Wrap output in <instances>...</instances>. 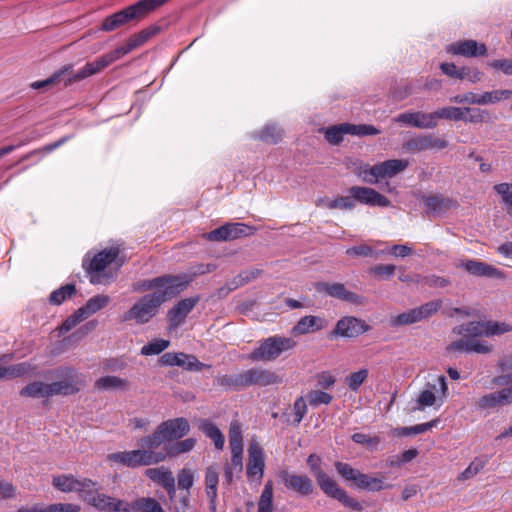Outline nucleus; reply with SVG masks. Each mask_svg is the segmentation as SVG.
<instances>
[{"mask_svg":"<svg viewBox=\"0 0 512 512\" xmlns=\"http://www.w3.org/2000/svg\"><path fill=\"white\" fill-rule=\"evenodd\" d=\"M55 388L56 385H53L52 383L34 381L23 387L19 394L22 397L50 398L58 395Z\"/></svg>","mask_w":512,"mask_h":512,"instance_id":"obj_25","label":"nucleus"},{"mask_svg":"<svg viewBox=\"0 0 512 512\" xmlns=\"http://www.w3.org/2000/svg\"><path fill=\"white\" fill-rule=\"evenodd\" d=\"M428 389L420 392L417 398V406L412 410H422L424 407L432 406L436 402V396L434 394V390L436 389V385L427 384Z\"/></svg>","mask_w":512,"mask_h":512,"instance_id":"obj_53","label":"nucleus"},{"mask_svg":"<svg viewBox=\"0 0 512 512\" xmlns=\"http://www.w3.org/2000/svg\"><path fill=\"white\" fill-rule=\"evenodd\" d=\"M447 51L453 55L480 57L487 54V47L484 43H478L475 40H462L449 45Z\"/></svg>","mask_w":512,"mask_h":512,"instance_id":"obj_21","label":"nucleus"},{"mask_svg":"<svg viewBox=\"0 0 512 512\" xmlns=\"http://www.w3.org/2000/svg\"><path fill=\"white\" fill-rule=\"evenodd\" d=\"M320 203L324 204L329 209L352 210L356 206L351 195L350 196H340L333 200L320 199L319 203H317V205H320Z\"/></svg>","mask_w":512,"mask_h":512,"instance_id":"obj_49","label":"nucleus"},{"mask_svg":"<svg viewBox=\"0 0 512 512\" xmlns=\"http://www.w3.org/2000/svg\"><path fill=\"white\" fill-rule=\"evenodd\" d=\"M192 275L185 273L178 275H162L152 279H147L134 284V291H151L162 292L172 290L173 298L186 290L192 282Z\"/></svg>","mask_w":512,"mask_h":512,"instance_id":"obj_4","label":"nucleus"},{"mask_svg":"<svg viewBox=\"0 0 512 512\" xmlns=\"http://www.w3.org/2000/svg\"><path fill=\"white\" fill-rule=\"evenodd\" d=\"M145 476L163 488L175 480L172 472L164 466L158 468H148L145 471Z\"/></svg>","mask_w":512,"mask_h":512,"instance_id":"obj_42","label":"nucleus"},{"mask_svg":"<svg viewBox=\"0 0 512 512\" xmlns=\"http://www.w3.org/2000/svg\"><path fill=\"white\" fill-rule=\"evenodd\" d=\"M353 482L357 488L367 491H380L390 487L385 486L382 479L371 477L370 475L361 473L360 471Z\"/></svg>","mask_w":512,"mask_h":512,"instance_id":"obj_38","label":"nucleus"},{"mask_svg":"<svg viewBox=\"0 0 512 512\" xmlns=\"http://www.w3.org/2000/svg\"><path fill=\"white\" fill-rule=\"evenodd\" d=\"M198 428L206 437L213 440L216 449H223L225 443L224 435L213 422L209 420H201Z\"/></svg>","mask_w":512,"mask_h":512,"instance_id":"obj_37","label":"nucleus"},{"mask_svg":"<svg viewBox=\"0 0 512 512\" xmlns=\"http://www.w3.org/2000/svg\"><path fill=\"white\" fill-rule=\"evenodd\" d=\"M81 507L72 503H53L47 506L35 504L21 506L17 512H80Z\"/></svg>","mask_w":512,"mask_h":512,"instance_id":"obj_30","label":"nucleus"},{"mask_svg":"<svg viewBox=\"0 0 512 512\" xmlns=\"http://www.w3.org/2000/svg\"><path fill=\"white\" fill-rule=\"evenodd\" d=\"M348 192L354 202L357 201L361 204L378 207H389L391 205V201L386 196L380 194L373 188L352 186L349 188Z\"/></svg>","mask_w":512,"mask_h":512,"instance_id":"obj_15","label":"nucleus"},{"mask_svg":"<svg viewBox=\"0 0 512 512\" xmlns=\"http://www.w3.org/2000/svg\"><path fill=\"white\" fill-rule=\"evenodd\" d=\"M368 376V370L367 369H360L357 372H353L346 378V384L348 387L353 390L357 391L360 386L364 383Z\"/></svg>","mask_w":512,"mask_h":512,"instance_id":"obj_61","label":"nucleus"},{"mask_svg":"<svg viewBox=\"0 0 512 512\" xmlns=\"http://www.w3.org/2000/svg\"><path fill=\"white\" fill-rule=\"evenodd\" d=\"M178 488L190 492V488L194 484V474L191 469L183 468L177 475Z\"/></svg>","mask_w":512,"mask_h":512,"instance_id":"obj_60","label":"nucleus"},{"mask_svg":"<svg viewBox=\"0 0 512 512\" xmlns=\"http://www.w3.org/2000/svg\"><path fill=\"white\" fill-rule=\"evenodd\" d=\"M45 378L55 379V391L58 395L68 396L78 393L85 385L84 376L72 366H59L46 371Z\"/></svg>","mask_w":512,"mask_h":512,"instance_id":"obj_3","label":"nucleus"},{"mask_svg":"<svg viewBox=\"0 0 512 512\" xmlns=\"http://www.w3.org/2000/svg\"><path fill=\"white\" fill-rule=\"evenodd\" d=\"M229 444L230 448H243L242 431L237 421L231 422L229 428Z\"/></svg>","mask_w":512,"mask_h":512,"instance_id":"obj_63","label":"nucleus"},{"mask_svg":"<svg viewBox=\"0 0 512 512\" xmlns=\"http://www.w3.org/2000/svg\"><path fill=\"white\" fill-rule=\"evenodd\" d=\"M225 226L229 241L253 235L256 231L255 227L240 222H228Z\"/></svg>","mask_w":512,"mask_h":512,"instance_id":"obj_39","label":"nucleus"},{"mask_svg":"<svg viewBox=\"0 0 512 512\" xmlns=\"http://www.w3.org/2000/svg\"><path fill=\"white\" fill-rule=\"evenodd\" d=\"M82 498L92 507L104 512H126L127 502L88 488Z\"/></svg>","mask_w":512,"mask_h":512,"instance_id":"obj_10","label":"nucleus"},{"mask_svg":"<svg viewBox=\"0 0 512 512\" xmlns=\"http://www.w3.org/2000/svg\"><path fill=\"white\" fill-rule=\"evenodd\" d=\"M73 67H74L73 64H66L63 67H61L60 69H58L57 71H55L49 78H47L43 81H36L31 86L34 89H40L45 86H48L51 84H56V83L63 81L64 86L67 87L72 84V83H68V79L73 74L76 73V72H74Z\"/></svg>","mask_w":512,"mask_h":512,"instance_id":"obj_29","label":"nucleus"},{"mask_svg":"<svg viewBox=\"0 0 512 512\" xmlns=\"http://www.w3.org/2000/svg\"><path fill=\"white\" fill-rule=\"evenodd\" d=\"M52 485L61 492H78L82 496L88 488L94 487L96 483L88 478L77 479L72 474H62L53 476Z\"/></svg>","mask_w":512,"mask_h":512,"instance_id":"obj_12","label":"nucleus"},{"mask_svg":"<svg viewBox=\"0 0 512 512\" xmlns=\"http://www.w3.org/2000/svg\"><path fill=\"white\" fill-rule=\"evenodd\" d=\"M216 384L234 391L245 389L244 371L237 374H226L216 378Z\"/></svg>","mask_w":512,"mask_h":512,"instance_id":"obj_41","label":"nucleus"},{"mask_svg":"<svg viewBox=\"0 0 512 512\" xmlns=\"http://www.w3.org/2000/svg\"><path fill=\"white\" fill-rule=\"evenodd\" d=\"M199 301L200 297L197 295L182 299L175 304L167 313L170 327L180 326Z\"/></svg>","mask_w":512,"mask_h":512,"instance_id":"obj_19","label":"nucleus"},{"mask_svg":"<svg viewBox=\"0 0 512 512\" xmlns=\"http://www.w3.org/2000/svg\"><path fill=\"white\" fill-rule=\"evenodd\" d=\"M196 445L195 438H186L181 441L168 443L164 445L163 454L166 455V459L176 457L180 454L190 452Z\"/></svg>","mask_w":512,"mask_h":512,"instance_id":"obj_36","label":"nucleus"},{"mask_svg":"<svg viewBox=\"0 0 512 512\" xmlns=\"http://www.w3.org/2000/svg\"><path fill=\"white\" fill-rule=\"evenodd\" d=\"M76 293V285L73 283L65 284L51 292L48 301L51 305L59 306L65 300L71 298Z\"/></svg>","mask_w":512,"mask_h":512,"instance_id":"obj_43","label":"nucleus"},{"mask_svg":"<svg viewBox=\"0 0 512 512\" xmlns=\"http://www.w3.org/2000/svg\"><path fill=\"white\" fill-rule=\"evenodd\" d=\"M119 255V249L116 247L106 248L92 257L89 253L86 254L82 260V267L86 274L89 276V281L93 285L103 284L108 278L106 273H103L105 268L114 262Z\"/></svg>","mask_w":512,"mask_h":512,"instance_id":"obj_5","label":"nucleus"},{"mask_svg":"<svg viewBox=\"0 0 512 512\" xmlns=\"http://www.w3.org/2000/svg\"><path fill=\"white\" fill-rule=\"evenodd\" d=\"M168 443L171 442L169 441L167 435L165 434L160 424L157 426V428L151 435L144 436L138 441V445L141 448L153 451H156V449L159 448L162 444Z\"/></svg>","mask_w":512,"mask_h":512,"instance_id":"obj_35","label":"nucleus"},{"mask_svg":"<svg viewBox=\"0 0 512 512\" xmlns=\"http://www.w3.org/2000/svg\"><path fill=\"white\" fill-rule=\"evenodd\" d=\"M108 459L128 468H137L161 463L166 460V455H164L162 451L140 448L130 451L111 453L108 455Z\"/></svg>","mask_w":512,"mask_h":512,"instance_id":"obj_7","label":"nucleus"},{"mask_svg":"<svg viewBox=\"0 0 512 512\" xmlns=\"http://www.w3.org/2000/svg\"><path fill=\"white\" fill-rule=\"evenodd\" d=\"M30 370L31 365L28 362L13 364L10 366H0V380L15 379L24 376Z\"/></svg>","mask_w":512,"mask_h":512,"instance_id":"obj_44","label":"nucleus"},{"mask_svg":"<svg viewBox=\"0 0 512 512\" xmlns=\"http://www.w3.org/2000/svg\"><path fill=\"white\" fill-rule=\"evenodd\" d=\"M260 273L261 271L258 269L241 272L228 284L224 294L226 295L228 292L237 289L239 286H242L251 280L256 279Z\"/></svg>","mask_w":512,"mask_h":512,"instance_id":"obj_51","label":"nucleus"},{"mask_svg":"<svg viewBox=\"0 0 512 512\" xmlns=\"http://www.w3.org/2000/svg\"><path fill=\"white\" fill-rule=\"evenodd\" d=\"M443 301L441 299L432 300L426 302L425 304L417 307L420 313L422 320L429 318L430 316L436 314L439 309L442 307Z\"/></svg>","mask_w":512,"mask_h":512,"instance_id":"obj_62","label":"nucleus"},{"mask_svg":"<svg viewBox=\"0 0 512 512\" xmlns=\"http://www.w3.org/2000/svg\"><path fill=\"white\" fill-rule=\"evenodd\" d=\"M314 289L321 294H325L332 298L339 299L344 302L360 305L363 303V297L346 289L342 283L334 282H316Z\"/></svg>","mask_w":512,"mask_h":512,"instance_id":"obj_11","label":"nucleus"},{"mask_svg":"<svg viewBox=\"0 0 512 512\" xmlns=\"http://www.w3.org/2000/svg\"><path fill=\"white\" fill-rule=\"evenodd\" d=\"M462 121L477 124L490 121V113L486 109L464 107V119Z\"/></svg>","mask_w":512,"mask_h":512,"instance_id":"obj_46","label":"nucleus"},{"mask_svg":"<svg viewBox=\"0 0 512 512\" xmlns=\"http://www.w3.org/2000/svg\"><path fill=\"white\" fill-rule=\"evenodd\" d=\"M421 201L426 205L428 215H441L446 213L453 204V201L449 198L441 195H422Z\"/></svg>","mask_w":512,"mask_h":512,"instance_id":"obj_27","label":"nucleus"},{"mask_svg":"<svg viewBox=\"0 0 512 512\" xmlns=\"http://www.w3.org/2000/svg\"><path fill=\"white\" fill-rule=\"evenodd\" d=\"M486 457H476L468 467L459 474L458 480L465 481L477 475L487 464Z\"/></svg>","mask_w":512,"mask_h":512,"instance_id":"obj_50","label":"nucleus"},{"mask_svg":"<svg viewBox=\"0 0 512 512\" xmlns=\"http://www.w3.org/2000/svg\"><path fill=\"white\" fill-rule=\"evenodd\" d=\"M168 443L171 442L169 441L167 435L165 434L160 424L157 426V428L151 435L144 436L138 441V445L141 448L153 451H156V449L159 448L162 444Z\"/></svg>","mask_w":512,"mask_h":512,"instance_id":"obj_34","label":"nucleus"},{"mask_svg":"<svg viewBox=\"0 0 512 512\" xmlns=\"http://www.w3.org/2000/svg\"><path fill=\"white\" fill-rule=\"evenodd\" d=\"M448 141L435 136L433 133H422L414 135L402 143V150L405 153L418 154L427 150H442L448 147Z\"/></svg>","mask_w":512,"mask_h":512,"instance_id":"obj_9","label":"nucleus"},{"mask_svg":"<svg viewBox=\"0 0 512 512\" xmlns=\"http://www.w3.org/2000/svg\"><path fill=\"white\" fill-rule=\"evenodd\" d=\"M422 321L418 308L410 309L400 313L391 319L393 326L410 325Z\"/></svg>","mask_w":512,"mask_h":512,"instance_id":"obj_48","label":"nucleus"},{"mask_svg":"<svg viewBox=\"0 0 512 512\" xmlns=\"http://www.w3.org/2000/svg\"><path fill=\"white\" fill-rule=\"evenodd\" d=\"M258 138L269 144H277L282 139V131L276 125H266L258 132Z\"/></svg>","mask_w":512,"mask_h":512,"instance_id":"obj_52","label":"nucleus"},{"mask_svg":"<svg viewBox=\"0 0 512 512\" xmlns=\"http://www.w3.org/2000/svg\"><path fill=\"white\" fill-rule=\"evenodd\" d=\"M381 179L392 178L409 166L406 159H390L377 163Z\"/></svg>","mask_w":512,"mask_h":512,"instance_id":"obj_32","label":"nucleus"},{"mask_svg":"<svg viewBox=\"0 0 512 512\" xmlns=\"http://www.w3.org/2000/svg\"><path fill=\"white\" fill-rule=\"evenodd\" d=\"M110 298L107 295H95L91 297L83 307L88 317L103 309L109 303Z\"/></svg>","mask_w":512,"mask_h":512,"instance_id":"obj_54","label":"nucleus"},{"mask_svg":"<svg viewBox=\"0 0 512 512\" xmlns=\"http://www.w3.org/2000/svg\"><path fill=\"white\" fill-rule=\"evenodd\" d=\"M169 441L178 440L186 436L190 431V425L186 418L178 417L160 423Z\"/></svg>","mask_w":512,"mask_h":512,"instance_id":"obj_24","label":"nucleus"},{"mask_svg":"<svg viewBox=\"0 0 512 512\" xmlns=\"http://www.w3.org/2000/svg\"><path fill=\"white\" fill-rule=\"evenodd\" d=\"M95 387L99 390L127 389L128 381L117 376H103L96 380Z\"/></svg>","mask_w":512,"mask_h":512,"instance_id":"obj_45","label":"nucleus"},{"mask_svg":"<svg viewBox=\"0 0 512 512\" xmlns=\"http://www.w3.org/2000/svg\"><path fill=\"white\" fill-rule=\"evenodd\" d=\"M324 327V319L318 316H304L293 327V332L298 335H304L321 330Z\"/></svg>","mask_w":512,"mask_h":512,"instance_id":"obj_33","label":"nucleus"},{"mask_svg":"<svg viewBox=\"0 0 512 512\" xmlns=\"http://www.w3.org/2000/svg\"><path fill=\"white\" fill-rule=\"evenodd\" d=\"M435 121L438 122V119H446L453 121H460L464 119V107H443L433 112Z\"/></svg>","mask_w":512,"mask_h":512,"instance_id":"obj_47","label":"nucleus"},{"mask_svg":"<svg viewBox=\"0 0 512 512\" xmlns=\"http://www.w3.org/2000/svg\"><path fill=\"white\" fill-rule=\"evenodd\" d=\"M171 299L172 290L145 294L124 313L123 321L134 320L137 324H146L157 315L161 305Z\"/></svg>","mask_w":512,"mask_h":512,"instance_id":"obj_1","label":"nucleus"},{"mask_svg":"<svg viewBox=\"0 0 512 512\" xmlns=\"http://www.w3.org/2000/svg\"><path fill=\"white\" fill-rule=\"evenodd\" d=\"M441 71L452 78L456 79H468L472 83H477L482 79V72L478 69H470L469 67L457 68L454 63H442L440 65Z\"/></svg>","mask_w":512,"mask_h":512,"instance_id":"obj_23","label":"nucleus"},{"mask_svg":"<svg viewBox=\"0 0 512 512\" xmlns=\"http://www.w3.org/2000/svg\"><path fill=\"white\" fill-rule=\"evenodd\" d=\"M309 404L313 407H317L321 404L328 405L331 403L333 397L327 392L321 390H312L306 396Z\"/></svg>","mask_w":512,"mask_h":512,"instance_id":"obj_59","label":"nucleus"},{"mask_svg":"<svg viewBox=\"0 0 512 512\" xmlns=\"http://www.w3.org/2000/svg\"><path fill=\"white\" fill-rule=\"evenodd\" d=\"M280 478L287 489L302 497L309 496L314 491L313 482L307 475L293 474L283 470L280 473Z\"/></svg>","mask_w":512,"mask_h":512,"instance_id":"obj_17","label":"nucleus"},{"mask_svg":"<svg viewBox=\"0 0 512 512\" xmlns=\"http://www.w3.org/2000/svg\"><path fill=\"white\" fill-rule=\"evenodd\" d=\"M324 493L328 497L338 500L343 506L352 511L361 512L364 510L362 503L349 496L348 493L336 483V481L331 487L324 491Z\"/></svg>","mask_w":512,"mask_h":512,"instance_id":"obj_26","label":"nucleus"},{"mask_svg":"<svg viewBox=\"0 0 512 512\" xmlns=\"http://www.w3.org/2000/svg\"><path fill=\"white\" fill-rule=\"evenodd\" d=\"M245 388L250 386L265 387L279 384L282 378L275 372L263 368H250L244 371Z\"/></svg>","mask_w":512,"mask_h":512,"instance_id":"obj_16","label":"nucleus"},{"mask_svg":"<svg viewBox=\"0 0 512 512\" xmlns=\"http://www.w3.org/2000/svg\"><path fill=\"white\" fill-rule=\"evenodd\" d=\"M307 465L310 468L311 473L315 477L318 486L324 492L335 482L334 479L329 477L320 467L321 458L316 454H310L307 458Z\"/></svg>","mask_w":512,"mask_h":512,"instance_id":"obj_28","label":"nucleus"},{"mask_svg":"<svg viewBox=\"0 0 512 512\" xmlns=\"http://www.w3.org/2000/svg\"><path fill=\"white\" fill-rule=\"evenodd\" d=\"M249 460L247 464V477L260 480L264 474V455L263 450L258 443H251L248 449Z\"/></svg>","mask_w":512,"mask_h":512,"instance_id":"obj_22","label":"nucleus"},{"mask_svg":"<svg viewBox=\"0 0 512 512\" xmlns=\"http://www.w3.org/2000/svg\"><path fill=\"white\" fill-rule=\"evenodd\" d=\"M132 50V47L127 42L126 45L118 47L110 54L103 55L94 61L87 62L83 68H81L68 79V83L80 82L90 76L98 74L107 66H109L113 61L121 56L128 54Z\"/></svg>","mask_w":512,"mask_h":512,"instance_id":"obj_8","label":"nucleus"},{"mask_svg":"<svg viewBox=\"0 0 512 512\" xmlns=\"http://www.w3.org/2000/svg\"><path fill=\"white\" fill-rule=\"evenodd\" d=\"M493 190L501 196L503 203L507 206V212L512 216V184L499 183L494 185Z\"/></svg>","mask_w":512,"mask_h":512,"instance_id":"obj_56","label":"nucleus"},{"mask_svg":"<svg viewBox=\"0 0 512 512\" xmlns=\"http://www.w3.org/2000/svg\"><path fill=\"white\" fill-rule=\"evenodd\" d=\"M395 121L418 129H434L438 125L433 112H404L397 115Z\"/></svg>","mask_w":512,"mask_h":512,"instance_id":"obj_18","label":"nucleus"},{"mask_svg":"<svg viewBox=\"0 0 512 512\" xmlns=\"http://www.w3.org/2000/svg\"><path fill=\"white\" fill-rule=\"evenodd\" d=\"M454 331L459 335L475 338L483 335L486 336L487 325L486 322L470 321L455 328Z\"/></svg>","mask_w":512,"mask_h":512,"instance_id":"obj_40","label":"nucleus"},{"mask_svg":"<svg viewBox=\"0 0 512 512\" xmlns=\"http://www.w3.org/2000/svg\"><path fill=\"white\" fill-rule=\"evenodd\" d=\"M457 267L477 277L500 278L503 273L494 266L476 259L462 260Z\"/></svg>","mask_w":512,"mask_h":512,"instance_id":"obj_20","label":"nucleus"},{"mask_svg":"<svg viewBox=\"0 0 512 512\" xmlns=\"http://www.w3.org/2000/svg\"><path fill=\"white\" fill-rule=\"evenodd\" d=\"M296 345L297 342L292 337L270 336L259 341L258 347L248 354L247 359L252 362L274 361L282 353L295 348Z\"/></svg>","mask_w":512,"mask_h":512,"instance_id":"obj_2","label":"nucleus"},{"mask_svg":"<svg viewBox=\"0 0 512 512\" xmlns=\"http://www.w3.org/2000/svg\"><path fill=\"white\" fill-rule=\"evenodd\" d=\"M168 1L169 0H139L136 3L120 10L119 12L122 14V18L124 19L125 23L128 24L132 21H138L142 19L147 14L161 7Z\"/></svg>","mask_w":512,"mask_h":512,"instance_id":"obj_14","label":"nucleus"},{"mask_svg":"<svg viewBox=\"0 0 512 512\" xmlns=\"http://www.w3.org/2000/svg\"><path fill=\"white\" fill-rule=\"evenodd\" d=\"M170 345L169 340L154 339L141 348V354L144 356L158 355L167 349Z\"/></svg>","mask_w":512,"mask_h":512,"instance_id":"obj_55","label":"nucleus"},{"mask_svg":"<svg viewBox=\"0 0 512 512\" xmlns=\"http://www.w3.org/2000/svg\"><path fill=\"white\" fill-rule=\"evenodd\" d=\"M492 384L503 388L480 397L475 403L477 410H490L512 404V372L494 377Z\"/></svg>","mask_w":512,"mask_h":512,"instance_id":"obj_6","label":"nucleus"},{"mask_svg":"<svg viewBox=\"0 0 512 512\" xmlns=\"http://www.w3.org/2000/svg\"><path fill=\"white\" fill-rule=\"evenodd\" d=\"M88 318L87 313L83 309V307L78 308L71 316H69L61 325V332H69L72 330L78 323Z\"/></svg>","mask_w":512,"mask_h":512,"instance_id":"obj_58","label":"nucleus"},{"mask_svg":"<svg viewBox=\"0 0 512 512\" xmlns=\"http://www.w3.org/2000/svg\"><path fill=\"white\" fill-rule=\"evenodd\" d=\"M124 25H126V23L122 18V14H120V12L118 11L105 17L102 21L100 29L104 32H111Z\"/></svg>","mask_w":512,"mask_h":512,"instance_id":"obj_57","label":"nucleus"},{"mask_svg":"<svg viewBox=\"0 0 512 512\" xmlns=\"http://www.w3.org/2000/svg\"><path fill=\"white\" fill-rule=\"evenodd\" d=\"M325 139L333 145H338L343 141V128L341 124L330 126L324 131Z\"/></svg>","mask_w":512,"mask_h":512,"instance_id":"obj_64","label":"nucleus"},{"mask_svg":"<svg viewBox=\"0 0 512 512\" xmlns=\"http://www.w3.org/2000/svg\"><path fill=\"white\" fill-rule=\"evenodd\" d=\"M370 329L365 321L353 316H345L337 321L334 330L331 332V337H357Z\"/></svg>","mask_w":512,"mask_h":512,"instance_id":"obj_13","label":"nucleus"},{"mask_svg":"<svg viewBox=\"0 0 512 512\" xmlns=\"http://www.w3.org/2000/svg\"><path fill=\"white\" fill-rule=\"evenodd\" d=\"M126 512H165L161 504L153 497H139L127 502Z\"/></svg>","mask_w":512,"mask_h":512,"instance_id":"obj_31","label":"nucleus"}]
</instances>
